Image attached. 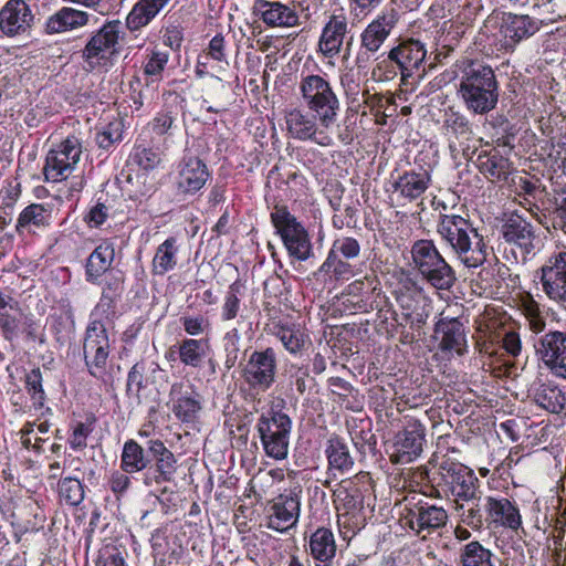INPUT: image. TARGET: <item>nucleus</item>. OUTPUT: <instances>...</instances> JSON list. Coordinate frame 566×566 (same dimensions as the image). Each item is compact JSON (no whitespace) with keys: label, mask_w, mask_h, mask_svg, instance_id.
<instances>
[{"label":"nucleus","mask_w":566,"mask_h":566,"mask_svg":"<svg viewBox=\"0 0 566 566\" xmlns=\"http://www.w3.org/2000/svg\"><path fill=\"white\" fill-rule=\"evenodd\" d=\"M437 233L464 266L479 268L486 261L488 245L484 237L469 219L455 213H441Z\"/></svg>","instance_id":"1"},{"label":"nucleus","mask_w":566,"mask_h":566,"mask_svg":"<svg viewBox=\"0 0 566 566\" xmlns=\"http://www.w3.org/2000/svg\"><path fill=\"white\" fill-rule=\"evenodd\" d=\"M458 95L465 108L475 115L493 111L499 102V83L492 67L470 61L462 70Z\"/></svg>","instance_id":"2"},{"label":"nucleus","mask_w":566,"mask_h":566,"mask_svg":"<svg viewBox=\"0 0 566 566\" xmlns=\"http://www.w3.org/2000/svg\"><path fill=\"white\" fill-rule=\"evenodd\" d=\"M298 91L304 105L317 116L321 127L329 128L336 123L340 112V101L325 76L302 75Z\"/></svg>","instance_id":"3"},{"label":"nucleus","mask_w":566,"mask_h":566,"mask_svg":"<svg viewBox=\"0 0 566 566\" xmlns=\"http://www.w3.org/2000/svg\"><path fill=\"white\" fill-rule=\"evenodd\" d=\"M410 253L413 268L429 285L442 291H448L454 285L455 272L432 240L415 241Z\"/></svg>","instance_id":"4"},{"label":"nucleus","mask_w":566,"mask_h":566,"mask_svg":"<svg viewBox=\"0 0 566 566\" xmlns=\"http://www.w3.org/2000/svg\"><path fill=\"white\" fill-rule=\"evenodd\" d=\"M255 428L265 455L277 461L286 459L292 431L290 416L271 408L260 415Z\"/></svg>","instance_id":"5"},{"label":"nucleus","mask_w":566,"mask_h":566,"mask_svg":"<svg viewBox=\"0 0 566 566\" xmlns=\"http://www.w3.org/2000/svg\"><path fill=\"white\" fill-rule=\"evenodd\" d=\"M122 34L123 25L119 20L107 21L92 33L81 51L82 59L87 70L94 71L98 67L106 66L111 60L118 54Z\"/></svg>","instance_id":"6"},{"label":"nucleus","mask_w":566,"mask_h":566,"mask_svg":"<svg viewBox=\"0 0 566 566\" xmlns=\"http://www.w3.org/2000/svg\"><path fill=\"white\" fill-rule=\"evenodd\" d=\"M271 221L291 258L306 261L314 255L308 232L285 206L273 208Z\"/></svg>","instance_id":"7"},{"label":"nucleus","mask_w":566,"mask_h":566,"mask_svg":"<svg viewBox=\"0 0 566 566\" xmlns=\"http://www.w3.org/2000/svg\"><path fill=\"white\" fill-rule=\"evenodd\" d=\"M277 357L274 348L254 350L242 367L241 377L255 394L268 391L275 382Z\"/></svg>","instance_id":"8"},{"label":"nucleus","mask_w":566,"mask_h":566,"mask_svg":"<svg viewBox=\"0 0 566 566\" xmlns=\"http://www.w3.org/2000/svg\"><path fill=\"white\" fill-rule=\"evenodd\" d=\"M448 518L449 515L442 506L423 500L415 501V497L407 501L401 513L405 525L423 538L444 527Z\"/></svg>","instance_id":"9"},{"label":"nucleus","mask_w":566,"mask_h":566,"mask_svg":"<svg viewBox=\"0 0 566 566\" xmlns=\"http://www.w3.org/2000/svg\"><path fill=\"white\" fill-rule=\"evenodd\" d=\"M439 474L454 496V503L481 499L480 480L467 465L443 458L439 464Z\"/></svg>","instance_id":"10"},{"label":"nucleus","mask_w":566,"mask_h":566,"mask_svg":"<svg viewBox=\"0 0 566 566\" xmlns=\"http://www.w3.org/2000/svg\"><path fill=\"white\" fill-rule=\"evenodd\" d=\"M82 151V143L74 135L57 144L46 155L43 168L45 180L59 182L66 179L80 161Z\"/></svg>","instance_id":"11"},{"label":"nucleus","mask_w":566,"mask_h":566,"mask_svg":"<svg viewBox=\"0 0 566 566\" xmlns=\"http://www.w3.org/2000/svg\"><path fill=\"white\" fill-rule=\"evenodd\" d=\"M426 442L424 424L412 417H405L403 427L394 438L390 461L395 464H408L418 459Z\"/></svg>","instance_id":"12"},{"label":"nucleus","mask_w":566,"mask_h":566,"mask_svg":"<svg viewBox=\"0 0 566 566\" xmlns=\"http://www.w3.org/2000/svg\"><path fill=\"white\" fill-rule=\"evenodd\" d=\"M301 489L295 488L269 502L266 509L269 528L284 533L297 524L301 513Z\"/></svg>","instance_id":"13"},{"label":"nucleus","mask_w":566,"mask_h":566,"mask_svg":"<svg viewBox=\"0 0 566 566\" xmlns=\"http://www.w3.org/2000/svg\"><path fill=\"white\" fill-rule=\"evenodd\" d=\"M287 134L297 140H311L321 147H331L334 144L328 133L329 128L321 127L317 116L301 108H293L285 115Z\"/></svg>","instance_id":"14"},{"label":"nucleus","mask_w":566,"mask_h":566,"mask_svg":"<svg viewBox=\"0 0 566 566\" xmlns=\"http://www.w3.org/2000/svg\"><path fill=\"white\" fill-rule=\"evenodd\" d=\"M398 13L391 9L390 11L378 14L370 21L360 33V49L364 52L358 53L356 65L360 66L361 62L369 59V55L376 54L398 23Z\"/></svg>","instance_id":"15"},{"label":"nucleus","mask_w":566,"mask_h":566,"mask_svg":"<svg viewBox=\"0 0 566 566\" xmlns=\"http://www.w3.org/2000/svg\"><path fill=\"white\" fill-rule=\"evenodd\" d=\"M542 291L548 300L566 303V251L554 252L537 271Z\"/></svg>","instance_id":"16"},{"label":"nucleus","mask_w":566,"mask_h":566,"mask_svg":"<svg viewBox=\"0 0 566 566\" xmlns=\"http://www.w3.org/2000/svg\"><path fill=\"white\" fill-rule=\"evenodd\" d=\"M536 355L549 373L566 379V332L551 331L535 344Z\"/></svg>","instance_id":"17"},{"label":"nucleus","mask_w":566,"mask_h":566,"mask_svg":"<svg viewBox=\"0 0 566 566\" xmlns=\"http://www.w3.org/2000/svg\"><path fill=\"white\" fill-rule=\"evenodd\" d=\"M147 451L153 457L154 464H149L148 470L144 472L145 485L172 481L178 469L175 454L159 439L149 440Z\"/></svg>","instance_id":"18"},{"label":"nucleus","mask_w":566,"mask_h":566,"mask_svg":"<svg viewBox=\"0 0 566 566\" xmlns=\"http://www.w3.org/2000/svg\"><path fill=\"white\" fill-rule=\"evenodd\" d=\"M170 409L182 423H195L202 410L200 394L191 385L176 381L169 390Z\"/></svg>","instance_id":"19"},{"label":"nucleus","mask_w":566,"mask_h":566,"mask_svg":"<svg viewBox=\"0 0 566 566\" xmlns=\"http://www.w3.org/2000/svg\"><path fill=\"white\" fill-rule=\"evenodd\" d=\"M33 23L34 14L24 0H9L0 10V31L6 36L28 35Z\"/></svg>","instance_id":"20"},{"label":"nucleus","mask_w":566,"mask_h":566,"mask_svg":"<svg viewBox=\"0 0 566 566\" xmlns=\"http://www.w3.org/2000/svg\"><path fill=\"white\" fill-rule=\"evenodd\" d=\"M501 234L505 242L516 247L525 259L533 253L538 243L533 224L517 212L511 213L501 228Z\"/></svg>","instance_id":"21"},{"label":"nucleus","mask_w":566,"mask_h":566,"mask_svg":"<svg viewBox=\"0 0 566 566\" xmlns=\"http://www.w3.org/2000/svg\"><path fill=\"white\" fill-rule=\"evenodd\" d=\"M348 33L346 14L343 11L331 14L322 29L317 52L325 59L336 57L342 52Z\"/></svg>","instance_id":"22"},{"label":"nucleus","mask_w":566,"mask_h":566,"mask_svg":"<svg viewBox=\"0 0 566 566\" xmlns=\"http://www.w3.org/2000/svg\"><path fill=\"white\" fill-rule=\"evenodd\" d=\"M482 505L489 526H501L513 531H517L522 526L520 509L507 497L488 495L483 497Z\"/></svg>","instance_id":"23"},{"label":"nucleus","mask_w":566,"mask_h":566,"mask_svg":"<svg viewBox=\"0 0 566 566\" xmlns=\"http://www.w3.org/2000/svg\"><path fill=\"white\" fill-rule=\"evenodd\" d=\"M427 55L424 44L419 40H402L388 52V60L400 70L402 80L413 76L420 71Z\"/></svg>","instance_id":"24"},{"label":"nucleus","mask_w":566,"mask_h":566,"mask_svg":"<svg viewBox=\"0 0 566 566\" xmlns=\"http://www.w3.org/2000/svg\"><path fill=\"white\" fill-rule=\"evenodd\" d=\"M443 128L446 135L453 137L458 143L450 140L449 148L453 156H457L460 151L464 157H470L474 150L470 151L469 142L473 139L474 132L469 118L459 111L449 108L444 114Z\"/></svg>","instance_id":"25"},{"label":"nucleus","mask_w":566,"mask_h":566,"mask_svg":"<svg viewBox=\"0 0 566 566\" xmlns=\"http://www.w3.org/2000/svg\"><path fill=\"white\" fill-rule=\"evenodd\" d=\"M210 178L207 165L197 156L186 155L178 165L177 187L186 195L199 191Z\"/></svg>","instance_id":"26"},{"label":"nucleus","mask_w":566,"mask_h":566,"mask_svg":"<svg viewBox=\"0 0 566 566\" xmlns=\"http://www.w3.org/2000/svg\"><path fill=\"white\" fill-rule=\"evenodd\" d=\"M338 524L348 526L363 507L361 493L352 480H343L333 491Z\"/></svg>","instance_id":"27"},{"label":"nucleus","mask_w":566,"mask_h":566,"mask_svg":"<svg viewBox=\"0 0 566 566\" xmlns=\"http://www.w3.org/2000/svg\"><path fill=\"white\" fill-rule=\"evenodd\" d=\"M255 9L263 23L270 28H292L298 24L300 17L292 2L258 0Z\"/></svg>","instance_id":"28"},{"label":"nucleus","mask_w":566,"mask_h":566,"mask_svg":"<svg viewBox=\"0 0 566 566\" xmlns=\"http://www.w3.org/2000/svg\"><path fill=\"white\" fill-rule=\"evenodd\" d=\"M434 333L441 335L439 348L443 353H467L468 344L463 324L458 318L441 317L434 326Z\"/></svg>","instance_id":"29"},{"label":"nucleus","mask_w":566,"mask_h":566,"mask_svg":"<svg viewBox=\"0 0 566 566\" xmlns=\"http://www.w3.org/2000/svg\"><path fill=\"white\" fill-rule=\"evenodd\" d=\"M541 28V23L530 15L507 14L503 19L501 33L505 40V48L513 49L521 41L534 35Z\"/></svg>","instance_id":"30"},{"label":"nucleus","mask_w":566,"mask_h":566,"mask_svg":"<svg viewBox=\"0 0 566 566\" xmlns=\"http://www.w3.org/2000/svg\"><path fill=\"white\" fill-rule=\"evenodd\" d=\"M90 17L85 11L64 7L46 19L44 32L51 35L80 29L88 24Z\"/></svg>","instance_id":"31"},{"label":"nucleus","mask_w":566,"mask_h":566,"mask_svg":"<svg viewBox=\"0 0 566 566\" xmlns=\"http://www.w3.org/2000/svg\"><path fill=\"white\" fill-rule=\"evenodd\" d=\"M431 178L427 170H410L400 175L392 184L399 198L413 201L420 198L430 185Z\"/></svg>","instance_id":"32"},{"label":"nucleus","mask_w":566,"mask_h":566,"mask_svg":"<svg viewBox=\"0 0 566 566\" xmlns=\"http://www.w3.org/2000/svg\"><path fill=\"white\" fill-rule=\"evenodd\" d=\"M308 549L315 566H332L337 551L333 532L326 527L317 528L310 537Z\"/></svg>","instance_id":"33"},{"label":"nucleus","mask_w":566,"mask_h":566,"mask_svg":"<svg viewBox=\"0 0 566 566\" xmlns=\"http://www.w3.org/2000/svg\"><path fill=\"white\" fill-rule=\"evenodd\" d=\"M325 454L328 461L327 474L336 478L337 473L345 474L352 471L354 459L347 444L338 437H331L327 441Z\"/></svg>","instance_id":"34"},{"label":"nucleus","mask_w":566,"mask_h":566,"mask_svg":"<svg viewBox=\"0 0 566 566\" xmlns=\"http://www.w3.org/2000/svg\"><path fill=\"white\" fill-rule=\"evenodd\" d=\"M170 0H138L126 18V27L129 31H137L148 25Z\"/></svg>","instance_id":"35"},{"label":"nucleus","mask_w":566,"mask_h":566,"mask_svg":"<svg viewBox=\"0 0 566 566\" xmlns=\"http://www.w3.org/2000/svg\"><path fill=\"white\" fill-rule=\"evenodd\" d=\"M115 258V250L111 243L103 242L90 254L85 265L86 281L97 283L112 266Z\"/></svg>","instance_id":"36"},{"label":"nucleus","mask_w":566,"mask_h":566,"mask_svg":"<svg viewBox=\"0 0 566 566\" xmlns=\"http://www.w3.org/2000/svg\"><path fill=\"white\" fill-rule=\"evenodd\" d=\"M51 212L41 203H31L27 206L19 214L15 231L23 235L35 233L36 230L44 229L50 224Z\"/></svg>","instance_id":"37"},{"label":"nucleus","mask_w":566,"mask_h":566,"mask_svg":"<svg viewBox=\"0 0 566 566\" xmlns=\"http://www.w3.org/2000/svg\"><path fill=\"white\" fill-rule=\"evenodd\" d=\"M101 304H98L90 315V322L85 328L83 346L111 347L109 325L111 319L99 313Z\"/></svg>","instance_id":"38"},{"label":"nucleus","mask_w":566,"mask_h":566,"mask_svg":"<svg viewBox=\"0 0 566 566\" xmlns=\"http://www.w3.org/2000/svg\"><path fill=\"white\" fill-rule=\"evenodd\" d=\"M476 167L480 172L491 181H500L507 178L511 172V164L499 150L481 153L476 158Z\"/></svg>","instance_id":"39"},{"label":"nucleus","mask_w":566,"mask_h":566,"mask_svg":"<svg viewBox=\"0 0 566 566\" xmlns=\"http://www.w3.org/2000/svg\"><path fill=\"white\" fill-rule=\"evenodd\" d=\"M150 463L151 460L148 458L146 450L137 441L128 439L124 442L119 465L123 471L133 474L146 472Z\"/></svg>","instance_id":"40"},{"label":"nucleus","mask_w":566,"mask_h":566,"mask_svg":"<svg viewBox=\"0 0 566 566\" xmlns=\"http://www.w3.org/2000/svg\"><path fill=\"white\" fill-rule=\"evenodd\" d=\"M499 558L479 541H471L459 549L461 566H496Z\"/></svg>","instance_id":"41"},{"label":"nucleus","mask_w":566,"mask_h":566,"mask_svg":"<svg viewBox=\"0 0 566 566\" xmlns=\"http://www.w3.org/2000/svg\"><path fill=\"white\" fill-rule=\"evenodd\" d=\"M209 350V343L207 339L184 338L177 345V353L179 360L185 365L192 368H199Z\"/></svg>","instance_id":"42"},{"label":"nucleus","mask_w":566,"mask_h":566,"mask_svg":"<svg viewBox=\"0 0 566 566\" xmlns=\"http://www.w3.org/2000/svg\"><path fill=\"white\" fill-rule=\"evenodd\" d=\"M178 245L177 239L170 237L158 245L154 255L151 266L155 275H164L171 271L177 264Z\"/></svg>","instance_id":"43"},{"label":"nucleus","mask_w":566,"mask_h":566,"mask_svg":"<svg viewBox=\"0 0 566 566\" xmlns=\"http://www.w3.org/2000/svg\"><path fill=\"white\" fill-rule=\"evenodd\" d=\"M534 400L543 409L559 413L565 408L566 395L553 384H542L535 391Z\"/></svg>","instance_id":"44"},{"label":"nucleus","mask_w":566,"mask_h":566,"mask_svg":"<svg viewBox=\"0 0 566 566\" xmlns=\"http://www.w3.org/2000/svg\"><path fill=\"white\" fill-rule=\"evenodd\" d=\"M483 499L471 500L470 502H457L455 512L458 513L460 523L473 531H481L484 526L485 517L483 516Z\"/></svg>","instance_id":"45"},{"label":"nucleus","mask_w":566,"mask_h":566,"mask_svg":"<svg viewBox=\"0 0 566 566\" xmlns=\"http://www.w3.org/2000/svg\"><path fill=\"white\" fill-rule=\"evenodd\" d=\"M272 333L291 354L300 353L308 340L305 333L295 325L275 324Z\"/></svg>","instance_id":"46"},{"label":"nucleus","mask_w":566,"mask_h":566,"mask_svg":"<svg viewBox=\"0 0 566 566\" xmlns=\"http://www.w3.org/2000/svg\"><path fill=\"white\" fill-rule=\"evenodd\" d=\"M518 308L532 332L538 334L545 329L546 318L539 303L534 300L532 294L526 293L521 296Z\"/></svg>","instance_id":"47"},{"label":"nucleus","mask_w":566,"mask_h":566,"mask_svg":"<svg viewBox=\"0 0 566 566\" xmlns=\"http://www.w3.org/2000/svg\"><path fill=\"white\" fill-rule=\"evenodd\" d=\"M111 347L97 346L87 347L83 346V356L85 365L90 375L95 378H101L105 374L107 360L109 357Z\"/></svg>","instance_id":"48"},{"label":"nucleus","mask_w":566,"mask_h":566,"mask_svg":"<svg viewBox=\"0 0 566 566\" xmlns=\"http://www.w3.org/2000/svg\"><path fill=\"white\" fill-rule=\"evenodd\" d=\"M57 494L66 505L77 506L84 500V485L76 478L65 476L57 482Z\"/></svg>","instance_id":"49"},{"label":"nucleus","mask_w":566,"mask_h":566,"mask_svg":"<svg viewBox=\"0 0 566 566\" xmlns=\"http://www.w3.org/2000/svg\"><path fill=\"white\" fill-rule=\"evenodd\" d=\"M243 290L244 286L239 280L230 284L221 306L222 321H232L238 316L241 305L240 295L243 293Z\"/></svg>","instance_id":"50"},{"label":"nucleus","mask_w":566,"mask_h":566,"mask_svg":"<svg viewBox=\"0 0 566 566\" xmlns=\"http://www.w3.org/2000/svg\"><path fill=\"white\" fill-rule=\"evenodd\" d=\"M24 385L34 408L42 409L46 396L42 385L40 368H33L25 375Z\"/></svg>","instance_id":"51"},{"label":"nucleus","mask_w":566,"mask_h":566,"mask_svg":"<svg viewBox=\"0 0 566 566\" xmlns=\"http://www.w3.org/2000/svg\"><path fill=\"white\" fill-rule=\"evenodd\" d=\"M94 423L95 419L92 418L85 422L77 421L71 426L67 442L72 450L82 451L87 447V438L94 430Z\"/></svg>","instance_id":"52"},{"label":"nucleus","mask_w":566,"mask_h":566,"mask_svg":"<svg viewBox=\"0 0 566 566\" xmlns=\"http://www.w3.org/2000/svg\"><path fill=\"white\" fill-rule=\"evenodd\" d=\"M22 319V312L19 304L15 305L14 310L10 312L0 313V332L4 339L13 340L20 331V324Z\"/></svg>","instance_id":"53"},{"label":"nucleus","mask_w":566,"mask_h":566,"mask_svg":"<svg viewBox=\"0 0 566 566\" xmlns=\"http://www.w3.org/2000/svg\"><path fill=\"white\" fill-rule=\"evenodd\" d=\"M169 54L167 52L153 49L147 52L144 62L143 71L147 76H155L159 78L168 63Z\"/></svg>","instance_id":"54"},{"label":"nucleus","mask_w":566,"mask_h":566,"mask_svg":"<svg viewBox=\"0 0 566 566\" xmlns=\"http://www.w3.org/2000/svg\"><path fill=\"white\" fill-rule=\"evenodd\" d=\"M319 272L328 274L336 280L348 279L353 271L350 264L339 259V256L333 252H328L326 260L319 268Z\"/></svg>","instance_id":"55"},{"label":"nucleus","mask_w":566,"mask_h":566,"mask_svg":"<svg viewBox=\"0 0 566 566\" xmlns=\"http://www.w3.org/2000/svg\"><path fill=\"white\" fill-rule=\"evenodd\" d=\"M241 334L238 328H231L222 338V346L226 353L224 366L227 369L234 367L240 352Z\"/></svg>","instance_id":"56"},{"label":"nucleus","mask_w":566,"mask_h":566,"mask_svg":"<svg viewBox=\"0 0 566 566\" xmlns=\"http://www.w3.org/2000/svg\"><path fill=\"white\" fill-rule=\"evenodd\" d=\"M329 252L352 260L358 258L360 254V244L355 238L339 237L333 242Z\"/></svg>","instance_id":"57"},{"label":"nucleus","mask_w":566,"mask_h":566,"mask_svg":"<svg viewBox=\"0 0 566 566\" xmlns=\"http://www.w3.org/2000/svg\"><path fill=\"white\" fill-rule=\"evenodd\" d=\"M134 161L144 170L149 171L157 168L161 163V156L153 148L137 146L133 154Z\"/></svg>","instance_id":"58"},{"label":"nucleus","mask_w":566,"mask_h":566,"mask_svg":"<svg viewBox=\"0 0 566 566\" xmlns=\"http://www.w3.org/2000/svg\"><path fill=\"white\" fill-rule=\"evenodd\" d=\"M176 122V114L171 111L165 109L156 114L151 122L148 123V128L157 136L169 135Z\"/></svg>","instance_id":"59"},{"label":"nucleus","mask_w":566,"mask_h":566,"mask_svg":"<svg viewBox=\"0 0 566 566\" xmlns=\"http://www.w3.org/2000/svg\"><path fill=\"white\" fill-rule=\"evenodd\" d=\"M130 472L123 471V469L114 470L108 478V486L111 491L117 496H122L129 489L130 481Z\"/></svg>","instance_id":"60"},{"label":"nucleus","mask_w":566,"mask_h":566,"mask_svg":"<svg viewBox=\"0 0 566 566\" xmlns=\"http://www.w3.org/2000/svg\"><path fill=\"white\" fill-rule=\"evenodd\" d=\"M95 566H125V564L118 548L106 545L98 551Z\"/></svg>","instance_id":"61"},{"label":"nucleus","mask_w":566,"mask_h":566,"mask_svg":"<svg viewBox=\"0 0 566 566\" xmlns=\"http://www.w3.org/2000/svg\"><path fill=\"white\" fill-rule=\"evenodd\" d=\"M144 373L145 366L143 364H135L127 376V392L138 395L144 387Z\"/></svg>","instance_id":"62"},{"label":"nucleus","mask_w":566,"mask_h":566,"mask_svg":"<svg viewBox=\"0 0 566 566\" xmlns=\"http://www.w3.org/2000/svg\"><path fill=\"white\" fill-rule=\"evenodd\" d=\"M122 139V133L113 124H109L104 130L96 134L95 140L99 148L108 149L115 143Z\"/></svg>","instance_id":"63"},{"label":"nucleus","mask_w":566,"mask_h":566,"mask_svg":"<svg viewBox=\"0 0 566 566\" xmlns=\"http://www.w3.org/2000/svg\"><path fill=\"white\" fill-rule=\"evenodd\" d=\"M180 322L184 326L185 332L188 335L197 336L205 332L206 327L208 326L207 319L201 316H182L180 318Z\"/></svg>","instance_id":"64"}]
</instances>
